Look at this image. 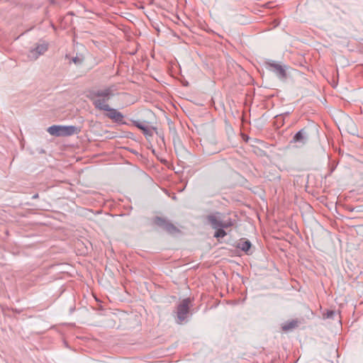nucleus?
Here are the masks:
<instances>
[{"label": "nucleus", "mask_w": 363, "mask_h": 363, "mask_svg": "<svg viewBox=\"0 0 363 363\" xmlns=\"http://www.w3.org/2000/svg\"><path fill=\"white\" fill-rule=\"evenodd\" d=\"M118 94V86L111 84L108 86L93 91L90 94V99L94 107L100 111L107 109L109 106L108 101Z\"/></svg>", "instance_id": "obj_1"}, {"label": "nucleus", "mask_w": 363, "mask_h": 363, "mask_svg": "<svg viewBox=\"0 0 363 363\" xmlns=\"http://www.w3.org/2000/svg\"><path fill=\"white\" fill-rule=\"evenodd\" d=\"M207 220L213 228H229L234 224L229 216L218 212L208 215Z\"/></svg>", "instance_id": "obj_2"}, {"label": "nucleus", "mask_w": 363, "mask_h": 363, "mask_svg": "<svg viewBox=\"0 0 363 363\" xmlns=\"http://www.w3.org/2000/svg\"><path fill=\"white\" fill-rule=\"evenodd\" d=\"M77 131V128L73 125L63 126V125H52L48 128V132L51 135L55 136H69L74 134Z\"/></svg>", "instance_id": "obj_3"}, {"label": "nucleus", "mask_w": 363, "mask_h": 363, "mask_svg": "<svg viewBox=\"0 0 363 363\" xmlns=\"http://www.w3.org/2000/svg\"><path fill=\"white\" fill-rule=\"evenodd\" d=\"M191 299L189 298L184 299L177 308V323L182 324L186 319L189 312Z\"/></svg>", "instance_id": "obj_4"}, {"label": "nucleus", "mask_w": 363, "mask_h": 363, "mask_svg": "<svg viewBox=\"0 0 363 363\" xmlns=\"http://www.w3.org/2000/svg\"><path fill=\"white\" fill-rule=\"evenodd\" d=\"M48 48V44L47 43H41L36 45L34 48L29 50L28 57L30 60H35L40 55H43Z\"/></svg>", "instance_id": "obj_5"}, {"label": "nucleus", "mask_w": 363, "mask_h": 363, "mask_svg": "<svg viewBox=\"0 0 363 363\" xmlns=\"http://www.w3.org/2000/svg\"><path fill=\"white\" fill-rule=\"evenodd\" d=\"M267 65L269 70L274 72L280 79H284L286 76V67L275 62L269 61L267 62Z\"/></svg>", "instance_id": "obj_6"}, {"label": "nucleus", "mask_w": 363, "mask_h": 363, "mask_svg": "<svg viewBox=\"0 0 363 363\" xmlns=\"http://www.w3.org/2000/svg\"><path fill=\"white\" fill-rule=\"evenodd\" d=\"M154 222L170 233H174L177 231V228L173 224L162 218L157 217Z\"/></svg>", "instance_id": "obj_7"}, {"label": "nucleus", "mask_w": 363, "mask_h": 363, "mask_svg": "<svg viewBox=\"0 0 363 363\" xmlns=\"http://www.w3.org/2000/svg\"><path fill=\"white\" fill-rule=\"evenodd\" d=\"M103 111H107L108 113H107L106 116L109 118H111L115 121H121L123 118V116L121 113H120L115 108H111L110 106L108 107L107 109H104Z\"/></svg>", "instance_id": "obj_8"}, {"label": "nucleus", "mask_w": 363, "mask_h": 363, "mask_svg": "<svg viewBox=\"0 0 363 363\" xmlns=\"http://www.w3.org/2000/svg\"><path fill=\"white\" fill-rule=\"evenodd\" d=\"M308 138L305 135L304 130H299L293 138L291 142L293 143H300L301 144H305L307 142Z\"/></svg>", "instance_id": "obj_9"}, {"label": "nucleus", "mask_w": 363, "mask_h": 363, "mask_svg": "<svg viewBox=\"0 0 363 363\" xmlns=\"http://www.w3.org/2000/svg\"><path fill=\"white\" fill-rule=\"evenodd\" d=\"M238 247L245 252L247 254H250L251 242L249 240L242 239L238 244Z\"/></svg>", "instance_id": "obj_10"}, {"label": "nucleus", "mask_w": 363, "mask_h": 363, "mask_svg": "<svg viewBox=\"0 0 363 363\" xmlns=\"http://www.w3.org/2000/svg\"><path fill=\"white\" fill-rule=\"evenodd\" d=\"M298 326V322L296 320H291L282 325V330L284 331L291 330Z\"/></svg>", "instance_id": "obj_11"}, {"label": "nucleus", "mask_w": 363, "mask_h": 363, "mask_svg": "<svg viewBox=\"0 0 363 363\" xmlns=\"http://www.w3.org/2000/svg\"><path fill=\"white\" fill-rule=\"evenodd\" d=\"M135 125L138 128L142 130L145 134H146V135H151V130H150L148 125H146L145 123H141V122H137L135 123Z\"/></svg>", "instance_id": "obj_12"}, {"label": "nucleus", "mask_w": 363, "mask_h": 363, "mask_svg": "<svg viewBox=\"0 0 363 363\" xmlns=\"http://www.w3.org/2000/svg\"><path fill=\"white\" fill-rule=\"evenodd\" d=\"M225 228H215L216 230L214 237L217 238H224L226 235V233L224 231Z\"/></svg>", "instance_id": "obj_13"}, {"label": "nucleus", "mask_w": 363, "mask_h": 363, "mask_svg": "<svg viewBox=\"0 0 363 363\" xmlns=\"http://www.w3.org/2000/svg\"><path fill=\"white\" fill-rule=\"evenodd\" d=\"M84 58L82 55H77L76 57L72 58V62H74L77 65H81L84 62Z\"/></svg>", "instance_id": "obj_14"}, {"label": "nucleus", "mask_w": 363, "mask_h": 363, "mask_svg": "<svg viewBox=\"0 0 363 363\" xmlns=\"http://www.w3.org/2000/svg\"><path fill=\"white\" fill-rule=\"evenodd\" d=\"M333 314H334V312H333V311H329V312H328V313H327V318H332V317H333Z\"/></svg>", "instance_id": "obj_15"}]
</instances>
